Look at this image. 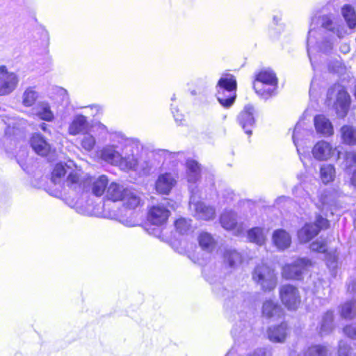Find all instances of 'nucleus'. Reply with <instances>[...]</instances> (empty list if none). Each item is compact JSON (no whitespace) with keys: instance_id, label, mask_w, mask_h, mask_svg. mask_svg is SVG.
Masks as SVG:
<instances>
[{"instance_id":"f3484780","label":"nucleus","mask_w":356,"mask_h":356,"mask_svg":"<svg viewBox=\"0 0 356 356\" xmlns=\"http://www.w3.org/2000/svg\"><path fill=\"white\" fill-rule=\"evenodd\" d=\"M220 221L224 229L233 230L236 236H241L244 232L243 225L238 222L237 213L232 210H225L220 216Z\"/></svg>"},{"instance_id":"f8f14e48","label":"nucleus","mask_w":356,"mask_h":356,"mask_svg":"<svg viewBox=\"0 0 356 356\" xmlns=\"http://www.w3.org/2000/svg\"><path fill=\"white\" fill-rule=\"evenodd\" d=\"M333 90L337 91V98L334 103V107L337 114L340 118H343L347 114L350 105V97L348 92L341 86H335L334 88H330L327 92V95L330 98L333 92Z\"/></svg>"},{"instance_id":"49530a36","label":"nucleus","mask_w":356,"mask_h":356,"mask_svg":"<svg viewBox=\"0 0 356 356\" xmlns=\"http://www.w3.org/2000/svg\"><path fill=\"white\" fill-rule=\"evenodd\" d=\"M92 131L96 134L99 142H104L106 140L109 134L107 127L101 122H97L93 124Z\"/></svg>"},{"instance_id":"6e6552de","label":"nucleus","mask_w":356,"mask_h":356,"mask_svg":"<svg viewBox=\"0 0 356 356\" xmlns=\"http://www.w3.org/2000/svg\"><path fill=\"white\" fill-rule=\"evenodd\" d=\"M169 207L174 209L173 206L170 204V201L167 199L150 207L147 213L148 222L157 227L164 225L170 214Z\"/></svg>"},{"instance_id":"dca6fc26","label":"nucleus","mask_w":356,"mask_h":356,"mask_svg":"<svg viewBox=\"0 0 356 356\" xmlns=\"http://www.w3.org/2000/svg\"><path fill=\"white\" fill-rule=\"evenodd\" d=\"M255 110L252 105H245L237 116V122L248 136L252 135V129L255 125Z\"/></svg>"},{"instance_id":"58836bf2","label":"nucleus","mask_w":356,"mask_h":356,"mask_svg":"<svg viewBox=\"0 0 356 356\" xmlns=\"http://www.w3.org/2000/svg\"><path fill=\"white\" fill-rule=\"evenodd\" d=\"M341 133L344 143L348 145L356 144V129L351 126L345 125L341 127Z\"/></svg>"},{"instance_id":"4d7b16f0","label":"nucleus","mask_w":356,"mask_h":356,"mask_svg":"<svg viewBox=\"0 0 356 356\" xmlns=\"http://www.w3.org/2000/svg\"><path fill=\"white\" fill-rule=\"evenodd\" d=\"M348 292L353 296L356 295V278H350L348 283Z\"/></svg>"},{"instance_id":"052dcab7","label":"nucleus","mask_w":356,"mask_h":356,"mask_svg":"<svg viewBox=\"0 0 356 356\" xmlns=\"http://www.w3.org/2000/svg\"><path fill=\"white\" fill-rule=\"evenodd\" d=\"M351 184L356 188V170L352 172Z\"/></svg>"},{"instance_id":"79ce46f5","label":"nucleus","mask_w":356,"mask_h":356,"mask_svg":"<svg viewBox=\"0 0 356 356\" xmlns=\"http://www.w3.org/2000/svg\"><path fill=\"white\" fill-rule=\"evenodd\" d=\"M326 264L332 275L335 276L339 266L338 254L337 252H331L326 254Z\"/></svg>"},{"instance_id":"680f3d73","label":"nucleus","mask_w":356,"mask_h":356,"mask_svg":"<svg viewBox=\"0 0 356 356\" xmlns=\"http://www.w3.org/2000/svg\"><path fill=\"white\" fill-rule=\"evenodd\" d=\"M152 234L156 237H159L161 234L160 228L154 229L153 232Z\"/></svg>"},{"instance_id":"f704fd0d","label":"nucleus","mask_w":356,"mask_h":356,"mask_svg":"<svg viewBox=\"0 0 356 356\" xmlns=\"http://www.w3.org/2000/svg\"><path fill=\"white\" fill-rule=\"evenodd\" d=\"M241 254L236 250L228 248L225 250L224 261L230 268H234L238 264H241Z\"/></svg>"},{"instance_id":"864d4df0","label":"nucleus","mask_w":356,"mask_h":356,"mask_svg":"<svg viewBox=\"0 0 356 356\" xmlns=\"http://www.w3.org/2000/svg\"><path fill=\"white\" fill-rule=\"evenodd\" d=\"M310 249L318 252H325L326 251V244L323 241H316L311 243Z\"/></svg>"},{"instance_id":"4c0bfd02","label":"nucleus","mask_w":356,"mask_h":356,"mask_svg":"<svg viewBox=\"0 0 356 356\" xmlns=\"http://www.w3.org/2000/svg\"><path fill=\"white\" fill-rule=\"evenodd\" d=\"M327 353L328 348L326 346L314 344L307 347L302 355H298L297 356H327Z\"/></svg>"},{"instance_id":"393cba45","label":"nucleus","mask_w":356,"mask_h":356,"mask_svg":"<svg viewBox=\"0 0 356 356\" xmlns=\"http://www.w3.org/2000/svg\"><path fill=\"white\" fill-rule=\"evenodd\" d=\"M314 122L315 129L318 134L323 136H330L333 134V126L330 120L325 116L318 115L315 116Z\"/></svg>"},{"instance_id":"72a5a7b5","label":"nucleus","mask_w":356,"mask_h":356,"mask_svg":"<svg viewBox=\"0 0 356 356\" xmlns=\"http://www.w3.org/2000/svg\"><path fill=\"white\" fill-rule=\"evenodd\" d=\"M341 14L350 29L356 27V12L350 5H344L341 8Z\"/></svg>"},{"instance_id":"6ab92c4d","label":"nucleus","mask_w":356,"mask_h":356,"mask_svg":"<svg viewBox=\"0 0 356 356\" xmlns=\"http://www.w3.org/2000/svg\"><path fill=\"white\" fill-rule=\"evenodd\" d=\"M336 149L332 145L325 140L318 141L312 149V154L314 159L318 161H326L334 154Z\"/></svg>"},{"instance_id":"37998d69","label":"nucleus","mask_w":356,"mask_h":356,"mask_svg":"<svg viewBox=\"0 0 356 356\" xmlns=\"http://www.w3.org/2000/svg\"><path fill=\"white\" fill-rule=\"evenodd\" d=\"M343 168L348 172H353L356 170V152H346L343 156Z\"/></svg>"},{"instance_id":"69168bd1","label":"nucleus","mask_w":356,"mask_h":356,"mask_svg":"<svg viewBox=\"0 0 356 356\" xmlns=\"http://www.w3.org/2000/svg\"><path fill=\"white\" fill-rule=\"evenodd\" d=\"M300 188H301V186H296L293 189V193L295 194L296 191H298Z\"/></svg>"},{"instance_id":"4be33fe9","label":"nucleus","mask_w":356,"mask_h":356,"mask_svg":"<svg viewBox=\"0 0 356 356\" xmlns=\"http://www.w3.org/2000/svg\"><path fill=\"white\" fill-rule=\"evenodd\" d=\"M315 204L318 209L325 213L328 211L333 213L337 207L333 195L327 191H323L319 193L318 200L315 202Z\"/></svg>"},{"instance_id":"1a4fd4ad","label":"nucleus","mask_w":356,"mask_h":356,"mask_svg":"<svg viewBox=\"0 0 356 356\" xmlns=\"http://www.w3.org/2000/svg\"><path fill=\"white\" fill-rule=\"evenodd\" d=\"M311 266L312 261L309 259L298 258L292 263L286 264L282 268V277L286 280H300Z\"/></svg>"},{"instance_id":"39448f33","label":"nucleus","mask_w":356,"mask_h":356,"mask_svg":"<svg viewBox=\"0 0 356 356\" xmlns=\"http://www.w3.org/2000/svg\"><path fill=\"white\" fill-rule=\"evenodd\" d=\"M237 83L235 77L230 74L223 75L216 86V97L224 108L231 107L236 98Z\"/></svg>"},{"instance_id":"0e129e2a","label":"nucleus","mask_w":356,"mask_h":356,"mask_svg":"<svg viewBox=\"0 0 356 356\" xmlns=\"http://www.w3.org/2000/svg\"><path fill=\"white\" fill-rule=\"evenodd\" d=\"M281 18L279 16H274L273 17V21L275 22V24H278V22L280 21Z\"/></svg>"},{"instance_id":"473e14b6","label":"nucleus","mask_w":356,"mask_h":356,"mask_svg":"<svg viewBox=\"0 0 356 356\" xmlns=\"http://www.w3.org/2000/svg\"><path fill=\"white\" fill-rule=\"evenodd\" d=\"M254 81H259L261 83L267 85L275 84V86H277L278 83L276 74L270 68L261 70L258 72Z\"/></svg>"},{"instance_id":"bb28decb","label":"nucleus","mask_w":356,"mask_h":356,"mask_svg":"<svg viewBox=\"0 0 356 356\" xmlns=\"http://www.w3.org/2000/svg\"><path fill=\"white\" fill-rule=\"evenodd\" d=\"M33 110L34 114L40 120L51 122L54 119V115L51 110L50 104L46 101L38 102Z\"/></svg>"},{"instance_id":"20e7f679","label":"nucleus","mask_w":356,"mask_h":356,"mask_svg":"<svg viewBox=\"0 0 356 356\" xmlns=\"http://www.w3.org/2000/svg\"><path fill=\"white\" fill-rule=\"evenodd\" d=\"M110 139L111 143L101 149L100 156L106 162L118 165L122 158L123 148L127 149L132 143V139L127 138L120 132L112 134Z\"/></svg>"},{"instance_id":"ea45409f","label":"nucleus","mask_w":356,"mask_h":356,"mask_svg":"<svg viewBox=\"0 0 356 356\" xmlns=\"http://www.w3.org/2000/svg\"><path fill=\"white\" fill-rule=\"evenodd\" d=\"M340 314L342 318L352 319L355 316V300H350L345 302L341 306Z\"/></svg>"},{"instance_id":"5701e85b","label":"nucleus","mask_w":356,"mask_h":356,"mask_svg":"<svg viewBox=\"0 0 356 356\" xmlns=\"http://www.w3.org/2000/svg\"><path fill=\"white\" fill-rule=\"evenodd\" d=\"M132 143L133 142L127 149L124 147L122 152V158L118 165L124 170H136L138 163V158L133 152Z\"/></svg>"},{"instance_id":"2eb2a0df","label":"nucleus","mask_w":356,"mask_h":356,"mask_svg":"<svg viewBox=\"0 0 356 356\" xmlns=\"http://www.w3.org/2000/svg\"><path fill=\"white\" fill-rule=\"evenodd\" d=\"M86 177H82V173L80 170H72L69 171L67 178L64 180L62 187L67 188L76 193H83L85 181Z\"/></svg>"},{"instance_id":"423d86ee","label":"nucleus","mask_w":356,"mask_h":356,"mask_svg":"<svg viewBox=\"0 0 356 356\" xmlns=\"http://www.w3.org/2000/svg\"><path fill=\"white\" fill-rule=\"evenodd\" d=\"M253 281L260 286L264 291H270L277 285V277L273 269L265 264L255 266L252 273Z\"/></svg>"},{"instance_id":"5fc2aeb1","label":"nucleus","mask_w":356,"mask_h":356,"mask_svg":"<svg viewBox=\"0 0 356 356\" xmlns=\"http://www.w3.org/2000/svg\"><path fill=\"white\" fill-rule=\"evenodd\" d=\"M221 196L224 202L229 203L234 200L236 195L232 189L226 188L222 192Z\"/></svg>"},{"instance_id":"a878e982","label":"nucleus","mask_w":356,"mask_h":356,"mask_svg":"<svg viewBox=\"0 0 356 356\" xmlns=\"http://www.w3.org/2000/svg\"><path fill=\"white\" fill-rule=\"evenodd\" d=\"M31 146L38 154L42 156L47 155L51 149L49 143L39 134H35L32 136Z\"/></svg>"},{"instance_id":"e433bc0d","label":"nucleus","mask_w":356,"mask_h":356,"mask_svg":"<svg viewBox=\"0 0 356 356\" xmlns=\"http://www.w3.org/2000/svg\"><path fill=\"white\" fill-rule=\"evenodd\" d=\"M335 168L331 164H323L320 169V177L324 184H329L335 178Z\"/></svg>"},{"instance_id":"a211bd4d","label":"nucleus","mask_w":356,"mask_h":356,"mask_svg":"<svg viewBox=\"0 0 356 356\" xmlns=\"http://www.w3.org/2000/svg\"><path fill=\"white\" fill-rule=\"evenodd\" d=\"M177 175L172 172L161 174L156 181L155 188L160 194L168 195L177 184Z\"/></svg>"},{"instance_id":"f257e3e1","label":"nucleus","mask_w":356,"mask_h":356,"mask_svg":"<svg viewBox=\"0 0 356 356\" xmlns=\"http://www.w3.org/2000/svg\"><path fill=\"white\" fill-rule=\"evenodd\" d=\"M347 35V27L341 20L335 19L332 15L314 16L312 18L308 31L307 54L314 70H316L314 54L330 53L339 39Z\"/></svg>"},{"instance_id":"774afa93","label":"nucleus","mask_w":356,"mask_h":356,"mask_svg":"<svg viewBox=\"0 0 356 356\" xmlns=\"http://www.w3.org/2000/svg\"><path fill=\"white\" fill-rule=\"evenodd\" d=\"M234 332L235 333L236 332V328L234 329Z\"/></svg>"},{"instance_id":"de8ad7c7","label":"nucleus","mask_w":356,"mask_h":356,"mask_svg":"<svg viewBox=\"0 0 356 356\" xmlns=\"http://www.w3.org/2000/svg\"><path fill=\"white\" fill-rule=\"evenodd\" d=\"M96 144L95 138L90 134L85 133L81 140V145L86 151L90 152L93 149Z\"/></svg>"},{"instance_id":"a19ab883","label":"nucleus","mask_w":356,"mask_h":356,"mask_svg":"<svg viewBox=\"0 0 356 356\" xmlns=\"http://www.w3.org/2000/svg\"><path fill=\"white\" fill-rule=\"evenodd\" d=\"M38 98V92L33 87L27 88L22 94V104L26 107L32 106Z\"/></svg>"},{"instance_id":"c85d7f7f","label":"nucleus","mask_w":356,"mask_h":356,"mask_svg":"<svg viewBox=\"0 0 356 356\" xmlns=\"http://www.w3.org/2000/svg\"><path fill=\"white\" fill-rule=\"evenodd\" d=\"M71 164H73L72 161H70L69 164L58 163L54 166L51 172V179L55 185L58 184L61 186L63 184V182L64 181L63 177L66 174L68 175L69 171L72 169L70 165Z\"/></svg>"},{"instance_id":"603ef678","label":"nucleus","mask_w":356,"mask_h":356,"mask_svg":"<svg viewBox=\"0 0 356 356\" xmlns=\"http://www.w3.org/2000/svg\"><path fill=\"white\" fill-rule=\"evenodd\" d=\"M271 350L267 348H259L250 352L246 356H271Z\"/></svg>"},{"instance_id":"c03bdc74","label":"nucleus","mask_w":356,"mask_h":356,"mask_svg":"<svg viewBox=\"0 0 356 356\" xmlns=\"http://www.w3.org/2000/svg\"><path fill=\"white\" fill-rule=\"evenodd\" d=\"M301 136H302V130L300 128V124L299 123H298L296 125L294 130H293V141L294 145L296 147L297 152L299 154L300 159L303 163V157L305 156H304L305 152H301V151H300V146H301V143L302 140L301 138Z\"/></svg>"},{"instance_id":"09e8293b","label":"nucleus","mask_w":356,"mask_h":356,"mask_svg":"<svg viewBox=\"0 0 356 356\" xmlns=\"http://www.w3.org/2000/svg\"><path fill=\"white\" fill-rule=\"evenodd\" d=\"M191 220L184 218H180L175 222L177 231L181 234H185L191 227Z\"/></svg>"},{"instance_id":"cd10ccee","label":"nucleus","mask_w":356,"mask_h":356,"mask_svg":"<svg viewBox=\"0 0 356 356\" xmlns=\"http://www.w3.org/2000/svg\"><path fill=\"white\" fill-rule=\"evenodd\" d=\"M88 128V122L87 118L83 115H77L70 124L68 132L72 136H76L81 133L85 134Z\"/></svg>"},{"instance_id":"7c9ffc66","label":"nucleus","mask_w":356,"mask_h":356,"mask_svg":"<svg viewBox=\"0 0 356 356\" xmlns=\"http://www.w3.org/2000/svg\"><path fill=\"white\" fill-rule=\"evenodd\" d=\"M253 88L259 96L264 99H267L276 94L277 86H275V84L267 85L259 81H254Z\"/></svg>"},{"instance_id":"f03ea898","label":"nucleus","mask_w":356,"mask_h":356,"mask_svg":"<svg viewBox=\"0 0 356 356\" xmlns=\"http://www.w3.org/2000/svg\"><path fill=\"white\" fill-rule=\"evenodd\" d=\"M106 197L113 202L122 201L123 207L127 209V213L120 216V222L127 227H134L137 225L136 213L134 211L137 207L141 205L142 200L139 193L123 185L112 182L107 188Z\"/></svg>"},{"instance_id":"2f4dec72","label":"nucleus","mask_w":356,"mask_h":356,"mask_svg":"<svg viewBox=\"0 0 356 356\" xmlns=\"http://www.w3.org/2000/svg\"><path fill=\"white\" fill-rule=\"evenodd\" d=\"M334 314L332 311H327L322 317L318 327V333L323 337L327 335L334 330Z\"/></svg>"},{"instance_id":"8fccbe9b","label":"nucleus","mask_w":356,"mask_h":356,"mask_svg":"<svg viewBox=\"0 0 356 356\" xmlns=\"http://www.w3.org/2000/svg\"><path fill=\"white\" fill-rule=\"evenodd\" d=\"M156 154L163 158V163L174 162L176 160L179 152H170L165 149H159Z\"/></svg>"},{"instance_id":"13d9d810","label":"nucleus","mask_w":356,"mask_h":356,"mask_svg":"<svg viewBox=\"0 0 356 356\" xmlns=\"http://www.w3.org/2000/svg\"><path fill=\"white\" fill-rule=\"evenodd\" d=\"M171 111L174 116L175 120L177 122H181L184 120V115L179 113V109L171 105Z\"/></svg>"},{"instance_id":"e2e57ef3","label":"nucleus","mask_w":356,"mask_h":356,"mask_svg":"<svg viewBox=\"0 0 356 356\" xmlns=\"http://www.w3.org/2000/svg\"><path fill=\"white\" fill-rule=\"evenodd\" d=\"M48 127H49V125H48V124H47L46 123L42 122V123H41V124H40V129H42V131H47Z\"/></svg>"},{"instance_id":"b1692460","label":"nucleus","mask_w":356,"mask_h":356,"mask_svg":"<svg viewBox=\"0 0 356 356\" xmlns=\"http://www.w3.org/2000/svg\"><path fill=\"white\" fill-rule=\"evenodd\" d=\"M273 242L277 249L284 250L290 247L291 237L286 230L278 229L273 232Z\"/></svg>"},{"instance_id":"bf43d9fd","label":"nucleus","mask_w":356,"mask_h":356,"mask_svg":"<svg viewBox=\"0 0 356 356\" xmlns=\"http://www.w3.org/2000/svg\"><path fill=\"white\" fill-rule=\"evenodd\" d=\"M290 197H286V196H280L279 197H277L275 200V204L277 205H279L282 202H289L290 201Z\"/></svg>"},{"instance_id":"9b49d317","label":"nucleus","mask_w":356,"mask_h":356,"mask_svg":"<svg viewBox=\"0 0 356 356\" xmlns=\"http://www.w3.org/2000/svg\"><path fill=\"white\" fill-rule=\"evenodd\" d=\"M19 81V76L9 72L6 65L0 66V96L8 95L17 87Z\"/></svg>"},{"instance_id":"6e6d98bb","label":"nucleus","mask_w":356,"mask_h":356,"mask_svg":"<svg viewBox=\"0 0 356 356\" xmlns=\"http://www.w3.org/2000/svg\"><path fill=\"white\" fill-rule=\"evenodd\" d=\"M70 206L71 207H74L76 211L82 215H89L92 212V209L90 206L83 207L80 206L79 203H76L75 204H70Z\"/></svg>"},{"instance_id":"0eeeda50","label":"nucleus","mask_w":356,"mask_h":356,"mask_svg":"<svg viewBox=\"0 0 356 356\" xmlns=\"http://www.w3.org/2000/svg\"><path fill=\"white\" fill-rule=\"evenodd\" d=\"M213 291L219 296L225 297V305L227 307H235L236 309L241 307H247L250 305L252 301V296L249 293L232 291L226 289L220 290L217 286L213 288Z\"/></svg>"},{"instance_id":"ddd939ff","label":"nucleus","mask_w":356,"mask_h":356,"mask_svg":"<svg viewBox=\"0 0 356 356\" xmlns=\"http://www.w3.org/2000/svg\"><path fill=\"white\" fill-rule=\"evenodd\" d=\"M280 296L283 305L289 310H296L300 303L299 291L293 285H283L280 289Z\"/></svg>"},{"instance_id":"c756f323","label":"nucleus","mask_w":356,"mask_h":356,"mask_svg":"<svg viewBox=\"0 0 356 356\" xmlns=\"http://www.w3.org/2000/svg\"><path fill=\"white\" fill-rule=\"evenodd\" d=\"M267 230L261 227H254L247 231L248 240L258 245H263L266 240Z\"/></svg>"},{"instance_id":"4468645a","label":"nucleus","mask_w":356,"mask_h":356,"mask_svg":"<svg viewBox=\"0 0 356 356\" xmlns=\"http://www.w3.org/2000/svg\"><path fill=\"white\" fill-rule=\"evenodd\" d=\"M108 179L106 175L88 176L85 181L84 193L91 192L96 197H101L108 188Z\"/></svg>"},{"instance_id":"aec40b11","label":"nucleus","mask_w":356,"mask_h":356,"mask_svg":"<svg viewBox=\"0 0 356 356\" xmlns=\"http://www.w3.org/2000/svg\"><path fill=\"white\" fill-rule=\"evenodd\" d=\"M262 315L267 318L278 320L283 318L284 310L277 302L266 300L262 305Z\"/></svg>"},{"instance_id":"a18cd8bd","label":"nucleus","mask_w":356,"mask_h":356,"mask_svg":"<svg viewBox=\"0 0 356 356\" xmlns=\"http://www.w3.org/2000/svg\"><path fill=\"white\" fill-rule=\"evenodd\" d=\"M337 354L338 356H356V352L350 344L345 340L339 341Z\"/></svg>"},{"instance_id":"7ed1b4c3","label":"nucleus","mask_w":356,"mask_h":356,"mask_svg":"<svg viewBox=\"0 0 356 356\" xmlns=\"http://www.w3.org/2000/svg\"><path fill=\"white\" fill-rule=\"evenodd\" d=\"M186 175L189 185L191 197L189 207L195 217L200 220H209L213 219L216 215V209L213 206L206 204L204 202L199 200V189L195 184L200 179V165L193 159H188L186 163Z\"/></svg>"},{"instance_id":"412c9836","label":"nucleus","mask_w":356,"mask_h":356,"mask_svg":"<svg viewBox=\"0 0 356 356\" xmlns=\"http://www.w3.org/2000/svg\"><path fill=\"white\" fill-rule=\"evenodd\" d=\"M289 327L285 322L270 326L267 330L268 339L273 343H283L288 334Z\"/></svg>"},{"instance_id":"338daca9","label":"nucleus","mask_w":356,"mask_h":356,"mask_svg":"<svg viewBox=\"0 0 356 356\" xmlns=\"http://www.w3.org/2000/svg\"><path fill=\"white\" fill-rule=\"evenodd\" d=\"M175 99H176V96H175V95H173L172 96V97H171V100H172V101H175Z\"/></svg>"},{"instance_id":"c9c22d12","label":"nucleus","mask_w":356,"mask_h":356,"mask_svg":"<svg viewBox=\"0 0 356 356\" xmlns=\"http://www.w3.org/2000/svg\"><path fill=\"white\" fill-rule=\"evenodd\" d=\"M200 246L204 251L212 252L216 247V241L213 236L208 232H202L198 236Z\"/></svg>"},{"instance_id":"9d476101","label":"nucleus","mask_w":356,"mask_h":356,"mask_svg":"<svg viewBox=\"0 0 356 356\" xmlns=\"http://www.w3.org/2000/svg\"><path fill=\"white\" fill-rule=\"evenodd\" d=\"M329 221L321 215L316 217L314 223H306L298 232V237L301 243H307L314 238L321 229H327Z\"/></svg>"},{"instance_id":"3c124183","label":"nucleus","mask_w":356,"mask_h":356,"mask_svg":"<svg viewBox=\"0 0 356 356\" xmlns=\"http://www.w3.org/2000/svg\"><path fill=\"white\" fill-rule=\"evenodd\" d=\"M343 332L347 337L356 341V323L346 325L343 328Z\"/></svg>"}]
</instances>
